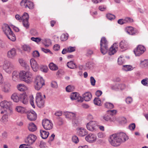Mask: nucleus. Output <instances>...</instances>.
Returning a JSON list of instances; mask_svg holds the SVG:
<instances>
[{"label":"nucleus","instance_id":"1","mask_svg":"<svg viewBox=\"0 0 148 148\" xmlns=\"http://www.w3.org/2000/svg\"><path fill=\"white\" fill-rule=\"evenodd\" d=\"M128 138L126 134L120 132L111 135L109 138V141L113 146L117 147L119 146L122 142L125 141Z\"/></svg>","mask_w":148,"mask_h":148},{"label":"nucleus","instance_id":"2","mask_svg":"<svg viewBox=\"0 0 148 148\" xmlns=\"http://www.w3.org/2000/svg\"><path fill=\"white\" fill-rule=\"evenodd\" d=\"M11 98L15 102L17 103L20 101L25 104H27L28 103L27 96L25 94L19 95L14 93L12 95Z\"/></svg>","mask_w":148,"mask_h":148},{"label":"nucleus","instance_id":"3","mask_svg":"<svg viewBox=\"0 0 148 148\" xmlns=\"http://www.w3.org/2000/svg\"><path fill=\"white\" fill-rule=\"evenodd\" d=\"M3 32L8 38L12 41L16 40V37L9 26L7 24H4L2 27Z\"/></svg>","mask_w":148,"mask_h":148},{"label":"nucleus","instance_id":"4","mask_svg":"<svg viewBox=\"0 0 148 148\" xmlns=\"http://www.w3.org/2000/svg\"><path fill=\"white\" fill-rule=\"evenodd\" d=\"M32 73L27 71H22L20 73V77L21 80L27 83H30L32 80Z\"/></svg>","mask_w":148,"mask_h":148},{"label":"nucleus","instance_id":"5","mask_svg":"<svg viewBox=\"0 0 148 148\" xmlns=\"http://www.w3.org/2000/svg\"><path fill=\"white\" fill-rule=\"evenodd\" d=\"M35 88L38 90L45 85V81L43 78L40 76L36 77L34 82Z\"/></svg>","mask_w":148,"mask_h":148},{"label":"nucleus","instance_id":"6","mask_svg":"<svg viewBox=\"0 0 148 148\" xmlns=\"http://www.w3.org/2000/svg\"><path fill=\"white\" fill-rule=\"evenodd\" d=\"M4 70L7 73L10 74L15 69L14 64L9 61H5L3 65Z\"/></svg>","mask_w":148,"mask_h":148},{"label":"nucleus","instance_id":"7","mask_svg":"<svg viewBox=\"0 0 148 148\" xmlns=\"http://www.w3.org/2000/svg\"><path fill=\"white\" fill-rule=\"evenodd\" d=\"M36 102L39 108H42L44 106V100L41 93L39 92L36 94Z\"/></svg>","mask_w":148,"mask_h":148},{"label":"nucleus","instance_id":"8","mask_svg":"<svg viewBox=\"0 0 148 148\" xmlns=\"http://www.w3.org/2000/svg\"><path fill=\"white\" fill-rule=\"evenodd\" d=\"M42 125L44 128L46 130L51 129L53 126V124L51 121L47 119L43 120Z\"/></svg>","mask_w":148,"mask_h":148},{"label":"nucleus","instance_id":"9","mask_svg":"<svg viewBox=\"0 0 148 148\" xmlns=\"http://www.w3.org/2000/svg\"><path fill=\"white\" fill-rule=\"evenodd\" d=\"M36 136L33 134L29 135L25 140V142L27 145L33 144L36 139Z\"/></svg>","mask_w":148,"mask_h":148},{"label":"nucleus","instance_id":"10","mask_svg":"<svg viewBox=\"0 0 148 148\" xmlns=\"http://www.w3.org/2000/svg\"><path fill=\"white\" fill-rule=\"evenodd\" d=\"M145 50V47H136L134 52L136 56H139L143 53Z\"/></svg>","mask_w":148,"mask_h":148},{"label":"nucleus","instance_id":"11","mask_svg":"<svg viewBox=\"0 0 148 148\" xmlns=\"http://www.w3.org/2000/svg\"><path fill=\"white\" fill-rule=\"evenodd\" d=\"M97 139V137L95 134L90 133L85 137L86 140L88 142L92 143L95 142Z\"/></svg>","mask_w":148,"mask_h":148},{"label":"nucleus","instance_id":"12","mask_svg":"<svg viewBox=\"0 0 148 148\" xmlns=\"http://www.w3.org/2000/svg\"><path fill=\"white\" fill-rule=\"evenodd\" d=\"M27 117L28 119L30 121H34L36 119V114L33 110H31L27 112Z\"/></svg>","mask_w":148,"mask_h":148},{"label":"nucleus","instance_id":"13","mask_svg":"<svg viewBox=\"0 0 148 148\" xmlns=\"http://www.w3.org/2000/svg\"><path fill=\"white\" fill-rule=\"evenodd\" d=\"M125 30L128 34L132 35H135L138 32V31L131 26H129L125 28Z\"/></svg>","mask_w":148,"mask_h":148},{"label":"nucleus","instance_id":"14","mask_svg":"<svg viewBox=\"0 0 148 148\" xmlns=\"http://www.w3.org/2000/svg\"><path fill=\"white\" fill-rule=\"evenodd\" d=\"M97 125V123L95 121H91L87 123L86 127L88 130L92 131L95 130Z\"/></svg>","mask_w":148,"mask_h":148},{"label":"nucleus","instance_id":"15","mask_svg":"<svg viewBox=\"0 0 148 148\" xmlns=\"http://www.w3.org/2000/svg\"><path fill=\"white\" fill-rule=\"evenodd\" d=\"M31 66L33 70L35 71H36L39 68V66L37 64L36 61L33 58H32L30 61Z\"/></svg>","mask_w":148,"mask_h":148},{"label":"nucleus","instance_id":"16","mask_svg":"<svg viewBox=\"0 0 148 148\" xmlns=\"http://www.w3.org/2000/svg\"><path fill=\"white\" fill-rule=\"evenodd\" d=\"M12 105V103L11 101H4L0 103V106L1 107L5 108L9 110Z\"/></svg>","mask_w":148,"mask_h":148},{"label":"nucleus","instance_id":"17","mask_svg":"<svg viewBox=\"0 0 148 148\" xmlns=\"http://www.w3.org/2000/svg\"><path fill=\"white\" fill-rule=\"evenodd\" d=\"M16 55V51L14 48H13L8 52L7 57L9 58L13 59Z\"/></svg>","mask_w":148,"mask_h":148},{"label":"nucleus","instance_id":"18","mask_svg":"<svg viewBox=\"0 0 148 148\" xmlns=\"http://www.w3.org/2000/svg\"><path fill=\"white\" fill-rule=\"evenodd\" d=\"M75 50V47H68L63 49L62 51V53L64 54L67 53H71L74 51Z\"/></svg>","mask_w":148,"mask_h":148},{"label":"nucleus","instance_id":"19","mask_svg":"<svg viewBox=\"0 0 148 148\" xmlns=\"http://www.w3.org/2000/svg\"><path fill=\"white\" fill-rule=\"evenodd\" d=\"M77 133L80 136H83L86 135L88 132L86 130L83 128H80L77 130Z\"/></svg>","mask_w":148,"mask_h":148},{"label":"nucleus","instance_id":"20","mask_svg":"<svg viewBox=\"0 0 148 148\" xmlns=\"http://www.w3.org/2000/svg\"><path fill=\"white\" fill-rule=\"evenodd\" d=\"M7 113V111L5 110L1 112V114H4L1 119V121L4 123H5L8 121V116Z\"/></svg>","mask_w":148,"mask_h":148},{"label":"nucleus","instance_id":"21","mask_svg":"<svg viewBox=\"0 0 148 148\" xmlns=\"http://www.w3.org/2000/svg\"><path fill=\"white\" fill-rule=\"evenodd\" d=\"M20 77V73L16 71H14L12 73V79L15 81L18 80Z\"/></svg>","mask_w":148,"mask_h":148},{"label":"nucleus","instance_id":"22","mask_svg":"<svg viewBox=\"0 0 148 148\" xmlns=\"http://www.w3.org/2000/svg\"><path fill=\"white\" fill-rule=\"evenodd\" d=\"M42 42L45 46H49L51 45V40L49 38H44L42 40Z\"/></svg>","mask_w":148,"mask_h":148},{"label":"nucleus","instance_id":"23","mask_svg":"<svg viewBox=\"0 0 148 148\" xmlns=\"http://www.w3.org/2000/svg\"><path fill=\"white\" fill-rule=\"evenodd\" d=\"M83 96L84 100L86 101H90L92 97L91 93L89 92L85 93L83 95Z\"/></svg>","mask_w":148,"mask_h":148},{"label":"nucleus","instance_id":"24","mask_svg":"<svg viewBox=\"0 0 148 148\" xmlns=\"http://www.w3.org/2000/svg\"><path fill=\"white\" fill-rule=\"evenodd\" d=\"M28 127L29 130L31 132L35 131L37 129V127L36 125L33 123H29Z\"/></svg>","mask_w":148,"mask_h":148},{"label":"nucleus","instance_id":"25","mask_svg":"<svg viewBox=\"0 0 148 148\" xmlns=\"http://www.w3.org/2000/svg\"><path fill=\"white\" fill-rule=\"evenodd\" d=\"M40 132L41 136L43 139L47 138L49 134V132L45 130H40Z\"/></svg>","mask_w":148,"mask_h":148},{"label":"nucleus","instance_id":"26","mask_svg":"<svg viewBox=\"0 0 148 148\" xmlns=\"http://www.w3.org/2000/svg\"><path fill=\"white\" fill-rule=\"evenodd\" d=\"M108 42L106 38L103 37L101 38L100 41V46H107Z\"/></svg>","mask_w":148,"mask_h":148},{"label":"nucleus","instance_id":"27","mask_svg":"<svg viewBox=\"0 0 148 148\" xmlns=\"http://www.w3.org/2000/svg\"><path fill=\"white\" fill-rule=\"evenodd\" d=\"M16 110L18 112L21 113H27V111H26L25 108L20 106H18L16 107Z\"/></svg>","mask_w":148,"mask_h":148},{"label":"nucleus","instance_id":"28","mask_svg":"<svg viewBox=\"0 0 148 148\" xmlns=\"http://www.w3.org/2000/svg\"><path fill=\"white\" fill-rule=\"evenodd\" d=\"M66 116L67 117L73 120L75 119L76 118V114L75 113L68 112L66 114Z\"/></svg>","mask_w":148,"mask_h":148},{"label":"nucleus","instance_id":"29","mask_svg":"<svg viewBox=\"0 0 148 148\" xmlns=\"http://www.w3.org/2000/svg\"><path fill=\"white\" fill-rule=\"evenodd\" d=\"M49 66V69L52 71H56L58 69V66L53 62L50 63Z\"/></svg>","mask_w":148,"mask_h":148},{"label":"nucleus","instance_id":"30","mask_svg":"<svg viewBox=\"0 0 148 148\" xmlns=\"http://www.w3.org/2000/svg\"><path fill=\"white\" fill-rule=\"evenodd\" d=\"M103 119L106 121H112L111 117L107 112V113L102 116Z\"/></svg>","mask_w":148,"mask_h":148},{"label":"nucleus","instance_id":"31","mask_svg":"<svg viewBox=\"0 0 148 148\" xmlns=\"http://www.w3.org/2000/svg\"><path fill=\"white\" fill-rule=\"evenodd\" d=\"M67 66L69 68L73 69L76 67V66L75 63H74L73 61H71L68 62L67 63Z\"/></svg>","mask_w":148,"mask_h":148},{"label":"nucleus","instance_id":"32","mask_svg":"<svg viewBox=\"0 0 148 148\" xmlns=\"http://www.w3.org/2000/svg\"><path fill=\"white\" fill-rule=\"evenodd\" d=\"M116 51V49L114 47H110L108 50V54L110 55H113Z\"/></svg>","mask_w":148,"mask_h":148},{"label":"nucleus","instance_id":"33","mask_svg":"<svg viewBox=\"0 0 148 148\" xmlns=\"http://www.w3.org/2000/svg\"><path fill=\"white\" fill-rule=\"evenodd\" d=\"M79 94L76 92H73L71 93L70 95V98L71 99L73 100H76L78 97Z\"/></svg>","mask_w":148,"mask_h":148},{"label":"nucleus","instance_id":"34","mask_svg":"<svg viewBox=\"0 0 148 148\" xmlns=\"http://www.w3.org/2000/svg\"><path fill=\"white\" fill-rule=\"evenodd\" d=\"M27 6L26 9H32L34 8V5L33 2L28 0L27 1Z\"/></svg>","mask_w":148,"mask_h":148},{"label":"nucleus","instance_id":"35","mask_svg":"<svg viewBox=\"0 0 148 148\" xmlns=\"http://www.w3.org/2000/svg\"><path fill=\"white\" fill-rule=\"evenodd\" d=\"M28 0H22L20 3L21 6L22 8H26L27 5V1Z\"/></svg>","mask_w":148,"mask_h":148},{"label":"nucleus","instance_id":"36","mask_svg":"<svg viewBox=\"0 0 148 148\" xmlns=\"http://www.w3.org/2000/svg\"><path fill=\"white\" fill-rule=\"evenodd\" d=\"M100 51L103 55L105 54L108 52V47H100Z\"/></svg>","mask_w":148,"mask_h":148},{"label":"nucleus","instance_id":"37","mask_svg":"<svg viewBox=\"0 0 148 148\" xmlns=\"http://www.w3.org/2000/svg\"><path fill=\"white\" fill-rule=\"evenodd\" d=\"M29 18V16L28 14L26 12H25L21 16V21L25 20H28Z\"/></svg>","mask_w":148,"mask_h":148},{"label":"nucleus","instance_id":"38","mask_svg":"<svg viewBox=\"0 0 148 148\" xmlns=\"http://www.w3.org/2000/svg\"><path fill=\"white\" fill-rule=\"evenodd\" d=\"M23 26L26 29H28L29 28V22L28 20H25L22 21Z\"/></svg>","mask_w":148,"mask_h":148},{"label":"nucleus","instance_id":"39","mask_svg":"<svg viewBox=\"0 0 148 148\" xmlns=\"http://www.w3.org/2000/svg\"><path fill=\"white\" fill-rule=\"evenodd\" d=\"M104 106L106 108L108 109H112L114 107L113 104L110 102H106L105 103Z\"/></svg>","mask_w":148,"mask_h":148},{"label":"nucleus","instance_id":"40","mask_svg":"<svg viewBox=\"0 0 148 148\" xmlns=\"http://www.w3.org/2000/svg\"><path fill=\"white\" fill-rule=\"evenodd\" d=\"M17 88L19 91H24L26 89V87L22 84H20L18 86Z\"/></svg>","mask_w":148,"mask_h":148},{"label":"nucleus","instance_id":"41","mask_svg":"<svg viewBox=\"0 0 148 148\" xmlns=\"http://www.w3.org/2000/svg\"><path fill=\"white\" fill-rule=\"evenodd\" d=\"M18 62L20 65L22 66L23 67L25 66L26 67H27V66L28 67H29L27 65L26 63L23 59L20 58L19 59Z\"/></svg>","mask_w":148,"mask_h":148},{"label":"nucleus","instance_id":"42","mask_svg":"<svg viewBox=\"0 0 148 148\" xmlns=\"http://www.w3.org/2000/svg\"><path fill=\"white\" fill-rule=\"evenodd\" d=\"M74 88V86L69 85L66 87V90L67 92H69L73 91Z\"/></svg>","mask_w":148,"mask_h":148},{"label":"nucleus","instance_id":"43","mask_svg":"<svg viewBox=\"0 0 148 148\" xmlns=\"http://www.w3.org/2000/svg\"><path fill=\"white\" fill-rule=\"evenodd\" d=\"M68 34L67 33L62 34L60 37V39L62 41H65L68 38Z\"/></svg>","mask_w":148,"mask_h":148},{"label":"nucleus","instance_id":"44","mask_svg":"<svg viewBox=\"0 0 148 148\" xmlns=\"http://www.w3.org/2000/svg\"><path fill=\"white\" fill-rule=\"evenodd\" d=\"M94 104L98 106H100L101 103V100L98 98H95L94 100Z\"/></svg>","mask_w":148,"mask_h":148},{"label":"nucleus","instance_id":"45","mask_svg":"<svg viewBox=\"0 0 148 148\" xmlns=\"http://www.w3.org/2000/svg\"><path fill=\"white\" fill-rule=\"evenodd\" d=\"M106 17L108 19L110 20H113L115 18V15L110 13L106 14Z\"/></svg>","mask_w":148,"mask_h":148},{"label":"nucleus","instance_id":"46","mask_svg":"<svg viewBox=\"0 0 148 148\" xmlns=\"http://www.w3.org/2000/svg\"><path fill=\"white\" fill-rule=\"evenodd\" d=\"M108 113L111 117L116 114L117 111L115 110H109L107 111Z\"/></svg>","mask_w":148,"mask_h":148},{"label":"nucleus","instance_id":"47","mask_svg":"<svg viewBox=\"0 0 148 148\" xmlns=\"http://www.w3.org/2000/svg\"><path fill=\"white\" fill-rule=\"evenodd\" d=\"M72 141L73 143L76 144L79 142V139L76 136L74 135L72 137Z\"/></svg>","mask_w":148,"mask_h":148},{"label":"nucleus","instance_id":"48","mask_svg":"<svg viewBox=\"0 0 148 148\" xmlns=\"http://www.w3.org/2000/svg\"><path fill=\"white\" fill-rule=\"evenodd\" d=\"M124 19L125 23H131L133 22V20L130 17H127Z\"/></svg>","mask_w":148,"mask_h":148},{"label":"nucleus","instance_id":"49","mask_svg":"<svg viewBox=\"0 0 148 148\" xmlns=\"http://www.w3.org/2000/svg\"><path fill=\"white\" fill-rule=\"evenodd\" d=\"M8 87L7 85H5L4 88L3 89V91L5 92H8L9 90V87L10 85L9 84H8Z\"/></svg>","mask_w":148,"mask_h":148},{"label":"nucleus","instance_id":"50","mask_svg":"<svg viewBox=\"0 0 148 148\" xmlns=\"http://www.w3.org/2000/svg\"><path fill=\"white\" fill-rule=\"evenodd\" d=\"M42 39L38 37L34 38L33 37L31 38V40L32 41L35 42L37 43H38L40 41H42Z\"/></svg>","mask_w":148,"mask_h":148},{"label":"nucleus","instance_id":"51","mask_svg":"<svg viewBox=\"0 0 148 148\" xmlns=\"http://www.w3.org/2000/svg\"><path fill=\"white\" fill-rule=\"evenodd\" d=\"M41 71L45 73H46L47 72L48 69V67L46 66H43L40 68Z\"/></svg>","mask_w":148,"mask_h":148},{"label":"nucleus","instance_id":"52","mask_svg":"<svg viewBox=\"0 0 148 148\" xmlns=\"http://www.w3.org/2000/svg\"><path fill=\"white\" fill-rule=\"evenodd\" d=\"M30 102L31 105L34 108L35 106L34 104V98L32 95H31L29 96Z\"/></svg>","mask_w":148,"mask_h":148},{"label":"nucleus","instance_id":"53","mask_svg":"<svg viewBox=\"0 0 148 148\" xmlns=\"http://www.w3.org/2000/svg\"><path fill=\"white\" fill-rule=\"evenodd\" d=\"M123 69L125 71H128L131 70L132 67L130 65H125L123 66Z\"/></svg>","mask_w":148,"mask_h":148},{"label":"nucleus","instance_id":"54","mask_svg":"<svg viewBox=\"0 0 148 148\" xmlns=\"http://www.w3.org/2000/svg\"><path fill=\"white\" fill-rule=\"evenodd\" d=\"M32 55L34 57L36 58L39 56L40 54L37 51H35L32 53Z\"/></svg>","mask_w":148,"mask_h":148},{"label":"nucleus","instance_id":"55","mask_svg":"<svg viewBox=\"0 0 148 148\" xmlns=\"http://www.w3.org/2000/svg\"><path fill=\"white\" fill-rule=\"evenodd\" d=\"M142 84L144 86H147L148 84V78H146L143 79L141 81Z\"/></svg>","mask_w":148,"mask_h":148},{"label":"nucleus","instance_id":"56","mask_svg":"<svg viewBox=\"0 0 148 148\" xmlns=\"http://www.w3.org/2000/svg\"><path fill=\"white\" fill-rule=\"evenodd\" d=\"M124 60L121 56L118 59V63L119 65H121L124 63Z\"/></svg>","mask_w":148,"mask_h":148},{"label":"nucleus","instance_id":"57","mask_svg":"<svg viewBox=\"0 0 148 148\" xmlns=\"http://www.w3.org/2000/svg\"><path fill=\"white\" fill-rule=\"evenodd\" d=\"M51 85V87L54 88H56L58 87L57 83L55 81H52Z\"/></svg>","mask_w":148,"mask_h":148},{"label":"nucleus","instance_id":"58","mask_svg":"<svg viewBox=\"0 0 148 148\" xmlns=\"http://www.w3.org/2000/svg\"><path fill=\"white\" fill-rule=\"evenodd\" d=\"M136 127L135 124L134 123H132L129 125V128L131 131L134 130Z\"/></svg>","mask_w":148,"mask_h":148},{"label":"nucleus","instance_id":"59","mask_svg":"<svg viewBox=\"0 0 148 148\" xmlns=\"http://www.w3.org/2000/svg\"><path fill=\"white\" fill-rule=\"evenodd\" d=\"M31 34L33 36H36L38 35V33L37 31L34 29H32L30 31Z\"/></svg>","mask_w":148,"mask_h":148},{"label":"nucleus","instance_id":"60","mask_svg":"<svg viewBox=\"0 0 148 148\" xmlns=\"http://www.w3.org/2000/svg\"><path fill=\"white\" fill-rule=\"evenodd\" d=\"M125 101L127 104L131 103L132 101V98L131 97H128L126 98Z\"/></svg>","mask_w":148,"mask_h":148},{"label":"nucleus","instance_id":"61","mask_svg":"<svg viewBox=\"0 0 148 148\" xmlns=\"http://www.w3.org/2000/svg\"><path fill=\"white\" fill-rule=\"evenodd\" d=\"M119 84H116L115 85L112 86L111 87L112 89L115 90H117L119 89Z\"/></svg>","mask_w":148,"mask_h":148},{"label":"nucleus","instance_id":"62","mask_svg":"<svg viewBox=\"0 0 148 148\" xmlns=\"http://www.w3.org/2000/svg\"><path fill=\"white\" fill-rule=\"evenodd\" d=\"M141 64L145 67H148V60H145L141 62Z\"/></svg>","mask_w":148,"mask_h":148},{"label":"nucleus","instance_id":"63","mask_svg":"<svg viewBox=\"0 0 148 148\" xmlns=\"http://www.w3.org/2000/svg\"><path fill=\"white\" fill-rule=\"evenodd\" d=\"M90 81L91 85L94 86L95 85L96 81L93 77L91 76L90 77Z\"/></svg>","mask_w":148,"mask_h":148},{"label":"nucleus","instance_id":"64","mask_svg":"<svg viewBox=\"0 0 148 148\" xmlns=\"http://www.w3.org/2000/svg\"><path fill=\"white\" fill-rule=\"evenodd\" d=\"M23 50L25 51L29 52L31 50L30 47H21Z\"/></svg>","mask_w":148,"mask_h":148}]
</instances>
